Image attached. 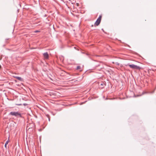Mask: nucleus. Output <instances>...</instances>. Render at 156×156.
<instances>
[{
	"label": "nucleus",
	"instance_id": "1",
	"mask_svg": "<svg viewBox=\"0 0 156 156\" xmlns=\"http://www.w3.org/2000/svg\"><path fill=\"white\" fill-rule=\"evenodd\" d=\"M10 115H14L17 117H21V115L20 113L18 112H12L9 113Z\"/></svg>",
	"mask_w": 156,
	"mask_h": 156
},
{
	"label": "nucleus",
	"instance_id": "2",
	"mask_svg": "<svg viewBox=\"0 0 156 156\" xmlns=\"http://www.w3.org/2000/svg\"><path fill=\"white\" fill-rule=\"evenodd\" d=\"M127 65L130 68L133 69H141L140 67V66H138L135 65L128 64Z\"/></svg>",
	"mask_w": 156,
	"mask_h": 156
},
{
	"label": "nucleus",
	"instance_id": "3",
	"mask_svg": "<svg viewBox=\"0 0 156 156\" xmlns=\"http://www.w3.org/2000/svg\"><path fill=\"white\" fill-rule=\"evenodd\" d=\"M101 17L102 16L101 15L99 16V18L97 19V20L94 23L95 25L97 26L99 24L101 20Z\"/></svg>",
	"mask_w": 156,
	"mask_h": 156
},
{
	"label": "nucleus",
	"instance_id": "4",
	"mask_svg": "<svg viewBox=\"0 0 156 156\" xmlns=\"http://www.w3.org/2000/svg\"><path fill=\"white\" fill-rule=\"evenodd\" d=\"M43 56L45 59H48L49 56L47 52L44 53L43 54Z\"/></svg>",
	"mask_w": 156,
	"mask_h": 156
},
{
	"label": "nucleus",
	"instance_id": "5",
	"mask_svg": "<svg viewBox=\"0 0 156 156\" xmlns=\"http://www.w3.org/2000/svg\"><path fill=\"white\" fill-rule=\"evenodd\" d=\"M15 78L17 79V80H20V81H21L22 80V78L20 77H19V76H16L15 77Z\"/></svg>",
	"mask_w": 156,
	"mask_h": 156
},
{
	"label": "nucleus",
	"instance_id": "6",
	"mask_svg": "<svg viewBox=\"0 0 156 156\" xmlns=\"http://www.w3.org/2000/svg\"><path fill=\"white\" fill-rule=\"evenodd\" d=\"M9 142V140H8L5 143V147L6 148L7 147V145L8 144Z\"/></svg>",
	"mask_w": 156,
	"mask_h": 156
},
{
	"label": "nucleus",
	"instance_id": "7",
	"mask_svg": "<svg viewBox=\"0 0 156 156\" xmlns=\"http://www.w3.org/2000/svg\"><path fill=\"white\" fill-rule=\"evenodd\" d=\"M105 84L104 83H101V84H100V85L101 86V87L102 88H103V87H104V85H105Z\"/></svg>",
	"mask_w": 156,
	"mask_h": 156
},
{
	"label": "nucleus",
	"instance_id": "8",
	"mask_svg": "<svg viewBox=\"0 0 156 156\" xmlns=\"http://www.w3.org/2000/svg\"><path fill=\"white\" fill-rule=\"evenodd\" d=\"M81 68L80 66H77V67L76 68V69H78V70L80 69H81Z\"/></svg>",
	"mask_w": 156,
	"mask_h": 156
},
{
	"label": "nucleus",
	"instance_id": "9",
	"mask_svg": "<svg viewBox=\"0 0 156 156\" xmlns=\"http://www.w3.org/2000/svg\"><path fill=\"white\" fill-rule=\"evenodd\" d=\"M39 32V31H38V30H37V31H35V32Z\"/></svg>",
	"mask_w": 156,
	"mask_h": 156
},
{
	"label": "nucleus",
	"instance_id": "10",
	"mask_svg": "<svg viewBox=\"0 0 156 156\" xmlns=\"http://www.w3.org/2000/svg\"><path fill=\"white\" fill-rule=\"evenodd\" d=\"M2 59V58L0 57V60H1Z\"/></svg>",
	"mask_w": 156,
	"mask_h": 156
},
{
	"label": "nucleus",
	"instance_id": "11",
	"mask_svg": "<svg viewBox=\"0 0 156 156\" xmlns=\"http://www.w3.org/2000/svg\"><path fill=\"white\" fill-rule=\"evenodd\" d=\"M102 30L103 31H104V30H103V29H102Z\"/></svg>",
	"mask_w": 156,
	"mask_h": 156
},
{
	"label": "nucleus",
	"instance_id": "12",
	"mask_svg": "<svg viewBox=\"0 0 156 156\" xmlns=\"http://www.w3.org/2000/svg\"><path fill=\"white\" fill-rule=\"evenodd\" d=\"M0 68H1V66L0 65Z\"/></svg>",
	"mask_w": 156,
	"mask_h": 156
}]
</instances>
